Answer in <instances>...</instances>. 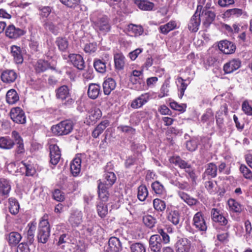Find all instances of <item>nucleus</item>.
Returning <instances> with one entry per match:
<instances>
[{"instance_id":"f8f14e48","label":"nucleus","mask_w":252,"mask_h":252,"mask_svg":"<svg viewBox=\"0 0 252 252\" xmlns=\"http://www.w3.org/2000/svg\"><path fill=\"white\" fill-rule=\"evenodd\" d=\"M191 242L186 238L179 239L175 244L176 252H189Z\"/></svg>"},{"instance_id":"c756f323","label":"nucleus","mask_w":252,"mask_h":252,"mask_svg":"<svg viewBox=\"0 0 252 252\" xmlns=\"http://www.w3.org/2000/svg\"><path fill=\"white\" fill-rule=\"evenodd\" d=\"M11 53L13 57L14 62L17 64H21L23 62V57L20 47L15 45L12 46Z\"/></svg>"},{"instance_id":"412c9836","label":"nucleus","mask_w":252,"mask_h":252,"mask_svg":"<svg viewBox=\"0 0 252 252\" xmlns=\"http://www.w3.org/2000/svg\"><path fill=\"white\" fill-rule=\"evenodd\" d=\"M10 189L9 181L4 179H0V202L7 196Z\"/></svg>"},{"instance_id":"a211bd4d","label":"nucleus","mask_w":252,"mask_h":252,"mask_svg":"<svg viewBox=\"0 0 252 252\" xmlns=\"http://www.w3.org/2000/svg\"><path fill=\"white\" fill-rule=\"evenodd\" d=\"M219 49L225 54L233 53L236 50L235 45L231 42L227 40L220 41L218 45Z\"/></svg>"},{"instance_id":"4468645a","label":"nucleus","mask_w":252,"mask_h":252,"mask_svg":"<svg viewBox=\"0 0 252 252\" xmlns=\"http://www.w3.org/2000/svg\"><path fill=\"white\" fill-rule=\"evenodd\" d=\"M211 215L214 221L218 222L222 226H227V228L229 227V225L227 226L228 223L227 219L223 216L217 209L213 208L211 211Z\"/></svg>"},{"instance_id":"393cba45","label":"nucleus","mask_w":252,"mask_h":252,"mask_svg":"<svg viewBox=\"0 0 252 252\" xmlns=\"http://www.w3.org/2000/svg\"><path fill=\"white\" fill-rule=\"evenodd\" d=\"M225 116L228 114V108L226 104H224L220 107V110L217 112L216 115V123L218 126L221 128L223 123L224 119L222 115Z\"/></svg>"},{"instance_id":"680f3d73","label":"nucleus","mask_w":252,"mask_h":252,"mask_svg":"<svg viewBox=\"0 0 252 252\" xmlns=\"http://www.w3.org/2000/svg\"><path fill=\"white\" fill-rule=\"evenodd\" d=\"M245 227L247 241L252 242V226L250 220H247L245 221Z\"/></svg>"},{"instance_id":"1a4fd4ad","label":"nucleus","mask_w":252,"mask_h":252,"mask_svg":"<svg viewBox=\"0 0 252 252\" xmlns=\"http://www.w3.org/2000/svg\"><path fill=\"white\" fill-rule=\"evenodd\" d=\"M163 243L161 238L158 234L153 235L149 240V248L153 252H160Z\"/></svg>"},{"instance_id":"58836bf2","label":"nucleus","mask_w":252,"mask_h":252,"mask_svg":"<svg viewBox=\"0 0 252 252\" xmlns=\"http://www.w3.org/2000/svg\"><path fill=\"white\" fill-rule=\"evenodd\" d=\"M15 143L10 137H0V148L3 149H12Z\"/></svg>"},{"instance_id":"a878e982","label":"nucleus","mask_w":252,"mask_h":252,"mask_svg":"<svg viewBox=\"0 0 252 252\" xmlns=\"http://www.w3.org/2000/svg\"><path fill=\"white\" fill-rule=\"evenodd\" d=\"M178 196L189 206H192L196 205L199 203L198 200L190 196L189 194L183 191H178Z\"/></svg>"},{"instance_id":"6e6d98bb","label":"nucleus","mask_w":252,"mask_h":252,"mask_svg":"<svg viewBox=\"0 0 252 252\" xmlns=\"http://www.w3.org/2000/svg\"><path fill=\"white\" fill-rule=\"evenodd\" d=\"M29 229L27 231V239L28 242L32 244L34 241V232L36 230L35 223L31 222L28 224Z\"/></svg>"},{"instance_id":"774afa93","label":"nucleus","mask_w":252,"mask_h":252,"mask_svg":"<svg viewBox=\"0 0 252 252\" xmlns=\"http://www.w3.org/2000/svg\"><path fill=\"white\" fill-rule=\"evenodd\" d=\"M242 109L243 112L247 115H252V107L249 104L248 101L245 100L243 102L242 106Z\"/></svg>"},{"instance_id":"052dcab7","label":"nucleus","mask_w":252,"mask_h":252,"mask_svg":"<svg viewBox=\"0 0 252 252\" xmlns=\"http://www.w3.org/2000/svg\"><path fill=\"white\" fill-rule=\"evenodd\" d=\"M37 9L40 11L39 15L43 18H47L53 9L49 6H38Z\"/></svg>"},{"instance_id":"423d86ee","label":"nucleus","mask_w":252,"mask_h":252,"mask_svg":"<svg viewBox=\"0 0 252 252\" xmlns=\"http://www.w3.org/2000/svg\"><path fill=\"white\" fill-rule=\"evenodd\" d=\"M10 116L13 121L17 124H23L26 122L24 111L18 107L11 109Z\"/></svg>"},{"instance_id":"e433bc0d","label":"nucleus","mask_w":252,"mask_h":252,"mask_svg":"<svg viewBox=\"0 0 252 252\" xmlns=\"http://www.w3.org/2000/svg\"><path fill=\"white\" fill-rule=\"evenodd\" d=\"M109 125V122L107 120L102 121L93 130L92 132V136L94 138H97L99 135L102 133L103 130L108 126Z\"/></svg>"},{"instance_id":"9d476101","label":"nucleus","mask_w":252,"mask_h":252,"mask_svg":"<svg viewBox=\"0 0 252 252\" xmlns=\"http://www.w3.org/2000/svg\"><path fill=\"white\" fill-rule=\"evenodd\" d=\"M50 163L53 165H57L61 159V151L59 147L56 144L50 145Z\"/></svg>"},{"instance_id":"e2e57ef3","label":"nucleus","mask_w":252,"mask_h":252,"mask_svg":"<svg viewBox=\"0 0 252 252\" xmlns=\"http://www.w3.org/2000/svg\"><path fill=\"white\" fill-rule=\"evenodd\" d=\"M177 80L178 82L181 84V86L180 87L179 89V97L180 98H182L184 94L185 91L187 89L188 84L189 83V81L188 83H186L185 82L186 81V80L183 79L182 77H178Z\"/></svg>"},{"instance_id":"cd10ccee","label":"nucleus","mask_w":252,"mask_h":252,"mask_svg":"<svg viewBox=\"0 0 252 252\" xmlns=\"http://www.w3.org/2000/svg\"><path fill=\"white\" fill-rule=\"evenodd\" d=\"M134 3L141 10L151 11L155 7V4L147 0H135Z\"/></svg>"},{"instance_id":"20e7f679","label":"nucleus","mask_w":252,"mask_h":252,"mask_svg":"<svg viewBox=\"0 0 252 252\" xmlns=\"http://www.w3.org/2000/svg\"><path fill=\"white\" fill-rule=\"evenodd\" d=\"M93 25L97 32L104 35L110 32L111 28L110 20L106 16H102L93 21Z\"/></svg>"},{"instance_id":"f03ea898","label":"nucleus","mask_w":252,"mask_h":252,"mask_svg":"<svg viewBox=\"0 0 252 252\" xmlns=\"http://www.w3.org/2000/svg\"><path fill=\"white\" fill-rule=\"evenodd\" d=\"M73 123L69 120H65L54 125L51 127L52 133L58 136L65 135L69 134L73 130Z\"/></svg>"},{"instance_id":"473e14b6","label":"nucleus","mask_w":252,"mask_h":252,"mask_svg":"<svg viewBox=\"0 0 252 252\" xmlns=\"http://www.w3.org/2000/svg\"><path fill=\"white\" fill-rule=\"evenodd\" d=\"M21 165V169L25 171L26 176H32L35 173V169L30 161H22Z\"/></svg>"},{"instance_id":"2f4dec72","label":"nucleus","mask_w":252,"mask_h":252,"mask_svg":"<svg viewBox=\"0 0 252 252\" xmlns=\"http://www.w3.org/2000/svg\"><path fill=\"white\" fill-rule=\"evenodd\" d=\"M167 220L175 225H177L180 221V214L178 210H171L167 214Z\"/></svg>"},{"instance_id":"aec40b11","label":"nucleus","mask_w":252,"mask_h":252,"mask_svg":"<svg viewBox=\"0 0 252 252\" xmlns=\"http://www.w3.org/2000/svg\"><path fill=\"white\" fill-rule=\"evenodd\" d=\"M98 197L100 200V202H106L108 201L109 194L108 191L109 187H106L102 184L101 182V180H99L98 181Z\"/></svg>"},{"instance_id":"6ab92c4d","label":"nucleus","mask_w":252,"mask_h":252,"mask_svg":"<svg viewBox=\"0 0 252 252\" xmlns=\"http://www.w3.org/2000/svg\"><path fill=\"white\" fill-rule=\"evenodd\" d=\"M68 58L74 67L79 70L84 68L85 62L82 56L77 54H70L69 55Z\"/></svg>"},{"instance_id":"39448f33","label":"nucleus","mask_w":252,"mask_h":252,"mask_svg":"<svg viewBox=\"0 0 252 252\" xmlns=\"http://www.w3.org/2000/svg\"><path fill=\"white\" fill-rule=\"evenodd\" d=\"M56 97L57 99L63 101V104L69 106L74 103V100L71 98L70 90L66 85H63L55 90Z\"/></svg>"},{"instance_id":"5fc2aeb1","label":"nucleus","mask_w":252,"mask_h":252,"mask_svg":"<svg viewBox=\"0 0 252 252\" xmlns=\"http://www.w3.org/2000/svg\"><path fill=\"white\" fill-rule=\"evenodd\" d=\"M43 26L46 30L49 31L55 35L58 34L59 30L58 27L49 19L46 20L45 21Z\"/></svg>"},{"instance_id":"ddd939ff","label":"nucleus","mask_w":252,"mask_h":252,"mask_svg":"<svg viewBox=\"0 0 252 252\" xmlns=\"http://www.w3.org/2000/svg\"><path fill=\"white\" fill-rule=\"evenodd\" d=\"M24 31L19 28H16L13 25H9L5 30V35L11 39H16L24 35Z\"/></svg>"},{"instance_id":"bf43d9fd","label":"nucleus","mask_w":252,"mask_h":252,"mask_svg":"<svg viewBox=\"0 0 252 252\" xmlns=\"http://www.w3.org/2000/svg\"><path fill=\"white\" fill-rule=\"evenodd\" d=\"M97 211L98 215L101 218H104L107 214V206L105 202H99L97 205Z\"/></svg>"},{"instance_id":"7c9ffc66","label":"nucleus","mask_w":252,"mask_h":252,"mask_svg":"<svg viewBox=\"0 0 252 252\" xmlns=\"http://www.w3.org/2000/svg\"><path fill=\"white\" fill-rule=\"evenodd\" d=\"M81 159L80 158H75L70 163V171L73 176H77L81 171Z\"/></svg>"},{"instance_id":"37998d69","label":"nucleus","mask_w":252,"mask_h":252,"mask_svg":"<svg viewBox=\"0 0 252 252\" xmlns=\"http://www.w3.org/2000/svg\"><path fill=\"white\" fill-rule=\"evenodd\" d=\"M60 51L64 52L68 47V41L65 37H58L55 41Z\"/></svg>"},{"instance_id":"864d4df0","label":"nucleus","mask_w":252,"mask_h":252,"mask_svg":"<svg viewBox=\"0 0 252 252\" xmlns=\"http://www.w3.org/2000/svg\"><path fill=\"white\" fill-rule=\"evenodd\" d=\"M96 227L92 222L89 221L87 222V223L83 225L82 230L86 236H92L94 234Z\"/></svg>"},{"instance_id":"a18cd8bd","label":"nucleus","mask_w":252,"mask_h":252,"mask_svg":"<svg viewBox=\"0 0 252 252\" xmlns=\"http://www.w3.org/2000/svg\"><path fill=\"white\" fill-rule=\"evenodd\" d=\"M239 171L245 179L252 181V171L245 164H241L240 165Z\"/></svg>"},{"instance_id":"13d9d810","label":"nucleus","mask_w":252,"mask_h":252,"mask_svg":"<svg viewBox=\"0 0 252 252\" xmlns=\"http://www.w3.org/2000/svg\"><path fill=\"white\" fill-rule=\"evenodd\" d=\"M9 210L10 213L13 215L17 214L19 210V204L17 201L13 198H9Z\"/></svg>"},{"instance_id":"c85d7f7f","label":"nucleus","mask_w":252,"mask_h":252,"mask_svg":"<svg viewBox=\"0 0 252 252\" xmlns=\"http://www.w3.org/2000/svg\"><path fill=\"white\" fill-rule=\"evenodd\" d=\"M116 181V176L114 172H106L103 175L102 181H101V182L105 186L110 188L115 183Z\"/></svg>"},{"instance_id":"ea45409f","label":"nucleus","mask_w":252,"mask_h":252,"mask_svg":"<svg viewBox=\"0 0 252 252\" xmlns=\"http://www.w3.org/2000/svg\"><path fill=\"white\" fill-rule=\"evenodd\" d=\"M93 65L94 69L97 72L103 74L106 72V63L102 60L98 59H94Z\"/></svg>"},{"instance_id":"f257e3e1","label":"nucleus","mask_w":252,"mask_h":252,"mask_svg":"<svg viewBox=\"0 0 252 252\" xmlns=\"http://www.w3.org/2000/svg\"><path fill=\"white\" fill-rule=\"evenodd\" d=\"M48 215L45 214L41 218L38 227V241L43 244L46 243L50 235V227L48 221Z\"/></svg>"},{"instance_id":"0e129e2a","label":"nucleus","mask_w":252,"mask_h":252,"mask_svg":"<svg viewBox=\"0 0 252 252\" xmlns=\"http://www.w3.org/2000/svg\"><path fill=\"white\" fill-rule=\"evenodd\" d=\"M97 50V44L96 42L89 43L85 44L84 51L88 54L94 53Z\"/></svg>"},{"instance_id":"f704fd0d","label":"nucleus","mask_w":252,"mask_h":252,"mask_svg":"<svg viewBox=\"0 0 252 252\" xmlns=\"http://www.w3.org/2000/svg\"><path fill=\"white\" fill-rule=\"evenodd\" d=\"M228 205L230 210L236 213H241L244 209V207L234 199H229Z\"/></svg>"},{"instance_id":"c9c22d12","label":"nucleus","mask_w":252,"mask_h":252,"mask_svg":"<svg viewBox=\"0 0 252 252\" xmlns=\"http://www.w3.org/2000/svg\"><path fill=\"white\" fill-rule=\"evenodd\" d=\"M151 187L154 192L158 195H165L166 193L164 186L159 181H156L151 185Z\"/></svg>"},{"instance_id":"5701e85b","label":"nucleus","mask_w":252,"mask_h":252,"mask_svg":"<svg viewBox=\"0 0 252 252\" xmlns=\"http://www.w3.org/2000/svg\"><path fill=\"white\" fill-rule=\"evenodd\" d=\"M125 31L129 35L134 36L141 35L144 31L141 26L133 24L128 25Z\"/></svg>"},{"instance_id":"dca6fc26","label":"nucleus","mask_w":252,"mask_h":252,"mask_svg":"<svg viewBox=\"0 0 252 252\" xmlns=\"http://www.w3.org/2000/svg\"><path fill=\"white\" fill-rule=\"evenodd\" d=\"M241 62L239 59H232L223 65V71L225 74L232 73L241 66Z\"/></svg>"},{"instance_id":"a19ab883","label":"nucleus","mask_w":252,"mask_h":252,"mask_svg":"<svg viewBox=\"0 0 252 252\" xmlns=\"http://www.w3.org/2000/svg\"><path fill=\"white\" fill-rule=\"evenodd\" d=\"M115 67L118 70H121L124 68L125 64V57L120 53L116 54L114 57Z\"/></svg>"},{"instance_id":"8fccbe9b","label":"nucleus","mask_w":252,"mask_h":252,"mask_svg":"<svg viewBox=\"0 0 252 252\" xmlns=\"http://www.w3.org/2000/svg\"><path fill=\"white\" fill-rule=\"evenodd\" d=\"M153 207L158 212H163L166 208V203L164 201L158 198H156L153 201Z\"/></svg>"},{"instance_id":"3c124183","label":"nucleus","mask_w":252,"mask_h":252,"mask_svg":"<svg viewBox=\"0 0 252 252\" xmlns=\"http://www.w3.org/2000/svg\"><path fill=\"white\" fill-rule=\"evenodd\" d=\"M148 190L145 185L140 186L137 189V198L141 201H144L148 195Z\"/></svg>"},{"instance_id":"c03bdc74","label":"nucleus","mask_w":252,"mask_h":252,"mask_svg":"<svg viewBox=\"0 0 252 252\" xmlns=\"http://www.w3.org/2000/svg\"><path fill=\"white\" fill-rule=\"evenodd\" d=\"M217 166L215 163H209L206 165L204 174L209 176L211 178H215L217 175Z\"/></svg>"},{"instance_id":"603ef678","label":"nucleus","mask_w":252,"mask_h":252,"mask_svg":"<svg viewBox=\"0 0 252 252\" xmlns=\"http://www.w3.org/2000/svg\"><path fill=\"white\" fill-rule=\"evenodd\" d=\"M143 222L146 227L149 228H152L155 226L157 220L153 216L148 215L143 217Z\"/></svg>"},{"instance_id":"f3484780","label":"nucleus","mask_w":252,"mask_h":252,"mask_svg":"<svg viewBox=\"0 0 252 252\" xmlns=\"http://www.w3.org/2000/svg\"><path fill=\"white\" fill-rule=\"evenodd\" d=\"M17 77V74L13 69H6L2 71L0 78L2 82L6 83L14 82Z\"/></svg>"},{"instance_id":"4d7b16f0","label":"nucleus","mask_w":252,"mask_h":252,"mask_svg":"<svg viewBox=\"0 0 252 252\" xmlns=\"http://www.w3.org/2000/svg\"><path fill=\"white\" fill-rule=\"evenodd\" d=\"M22 237L20 233L17 232H12L9 233L8 242L10 245H16L19 243Z\"/></svg>"},{"instance_id":"338daca9","label":"nucleus","mask_w":252,"mask_h":252,"mask_svg":"<svg viewBox=\"0 0 252 252\" xmlns=\"http://www.w3.org/2000/svg\"><path fill=\"white\" fill-rule=\"evenodd\" d=\"M158 232L160 237H162L161 242L163 244H167L170 242V237L168 234L162 228H158Z\"/></svg>"},{"instance_id":"2eb2a0df","label":"nucleus","mask_w":252,"mask_h":252,"mask_svg":"<svg viewBox=\"0 0 252 252\" xmlns=\"http://www.w3.org/2000/svg\"><path fill=\"white\" fill-rule=\"evenodd\" d=\"M150 97V94L149 93H144L132 100L130 106L133 109L140 108L149 100Z\"/></svg>"},{"instance_id":"4be33fe9","label":"nucleus","mask_w":252,"mask_h":252,"mask_svg":"<svg viewBox=\"0 0 252 252\" xmlns=\"http://www.w3.org/2000/svg\"><path fill=\"white\" fill-rule=\"evenodd\" d=\"M200 24V13L196 11L188 24V28L192 32H196Z\"/></svg>"},{"instance_id":"4c0bfd02","label":"nucleus","mask_w":252,"mask_h":252,"mask_svg":"<svg viewBox=\"0 0 252 252\" xmlns=\"http://www.w3.org/2000/svg\"><path fill=\"white\" fill-rule=\"evenodd\" d=\"M201 121L203 123L208 122V125L211 126L214 122V113L211 109L206 110V112L201 116Z\"/></svg>"},{"instance_id":"7ed1b4c3","label":"nucleus","mask_w":252,"mask_h":252,"mask_svg":"<svg viewBox=\"0 0 252 252\" xmlns=\"http://www.w3.org/2000/svg\"><path fill=\"white\" fill-rule=\"evenodd\" d=\"M169 161L171 163L178 166L181 169H184L185 172L188 173L189 176L191 179L192 181H195L196 176L193 169L190 164L178 156L171 158L169 159Z\"/></svg>"},{"instance_id":"79ce46f5","label":"nucleus","mask_w":252,"mask_h":252,"mask_svg":"<svg viewBox=\"0 0 252 252\" xmlns=\"http://www.w3.org/2000/svg\"><path fill=\"white\" fill-rule=\"evenodd\" d=\"M176 27V22L174 21H171L166 24L161 25L158 29L161 33L167 34L169 32L175 29Z\"/></svg>"},{"instance_id":"b1692460","label":"nucleus","mask_w":252,"mask_h":252,"mask_svg":"<svg viewBox=\"0 0 252 252\" xmlns=\"http://www.w3.org/2000/svg\"><path fill=\"white\" fill-rule=\"evenodd\" d=\"M100 89L101 87L98 84H90L87 92L89 97L92 99H95L97 98L101 93Z\"/></svg>"},{"instance_id":"de8ad7c7","label":"nucleus","mask_w":252,"mask_h":252,"mask_svg":"<svg viewBox=\"0 0 252 252\" xmlns=\"http://www.w3.org/2000/svg\"><path fill=\"white\" fill-rule=\"evenodd\" d=\"M244 11L243 9L240 8H233L228 9L225 11L224 13V16L225 17H230L231 16L233 17H239L243 13Z\"/></svg>"},{"instance_id":"0eeeda50","label":"nucleus","mask_w":252,"mask_h":252,"mask_svg":"<svg viewBox=\"0 0 252 252\" xmlns=\"http://www.w3.org/2000/svg\"><path fill=\"white\" fill-rule=\"evenodd\" d=\"M192 224L199 231L203 232L206 231L207 226L201 212H198L194 215Z\"/></svg>"},{"instance_id":"09e8293b","label":"nucleus","mask_w":252,"mask_h":252,"mask_svg":"<svg viewBox=\"0 0 252 252\" xmlns=\"http://www.w3.org/2000/svg\"><path fill=\"white\" fill-rule=\"evenodd\" d=\"M202 14L204 15L205 20L204 24L207 26L210 25L215 20L216 14L212 10H203Z\"/></svg>"},{"instance_id":"69168bd1","label":"nucleus","mask_w":252,"mask_h":252,"mask_svg":"<svg viewBox=\"0 0 252 252\" xmlns=\"http://www.w3.org/2000/svg\"><path fill=\"white\" fill-rule=\"evenodd\" d=\"M131 252H146L144 245L140 243L133 244L130 246Z\"/></svg>"},{"instance_id":"9b49d317","label":"nucleus","mask_w":252,"mask_h":252,"mask_svg":"<svg viewBox=\"0 0 252 252\" xmlns=\"http://www.w3.org/2000/svg\"><path fill=\"white\" fill-rule=\"evenodd\" d=\"M122 245L119 238L116 237H111L108 241L106 252H121Z\"/></svg>"},{"instance_id":"6e6552de","label":"nucleus","mask_w":252,"mask_h":252,"mask_svg":"<svg viewBox=\"0 0 252 252\" xmlns=\"http://www.w3.org/2000/svg\"><path fill=\"white\" fill-rule=\"evenodd\" d=\"M83 214L78 210L72 211L68 218V222L73 227H78L83 222Z\"/></svg>"},{"instance_id":"49530a36","label":"nucleus","mask_w":252,"mask_h":252,"mask_svg":"<svg viewBox=\"0 0 252 252\" xmlns=\"http://www.w3.org/2000/svg\"><path fill=\"white\" fill-rule=\"evenodd\" d=\"M49 67L48 62L43 60H39L34 65L35 70L38 73L43 72Z\"/></svg>"},{"instance_id":"72a5a7b5","label":"nucleus","mask_w":252,"mask_h":252,"mask_svg":"<svg viewBox=\"0 0 252 252\" xmlns=\"http://www.w3.org/2000/svg\"><path fill=\"white\" fill-rule=\"evenodd\" d=\"M19 100V94L14 89L8 91L6 94V101L9 104H15Z\"/></svg>"},{"instance_id":"bb28decb","label":"nucleus","mask_w":252,"mask_h":252,"mask_svg":"<svg viewBox=\"0 0 252 252\" xmlns=\"http://www.w3.org/2000/svg\"><path fill=\"white\" fill-rule=\"evenodd\" d=\"M102 86L104 94L109 95L116 88V83L113 78H108L104 81Z\"/></svg>"}]
</instances>
